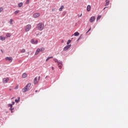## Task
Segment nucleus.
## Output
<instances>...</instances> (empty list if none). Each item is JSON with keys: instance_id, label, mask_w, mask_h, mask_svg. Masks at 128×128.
I'll return each instance as SVG.
<instances>
[{"instance_id": "obj_17", "label": "nucleus", "mask_w": 128, "mask_h": 128, "mask_svg": "<svg viewBox=\"0 0 128 128\" xmlns=\"http://www.w3.org/2000/svg\"><path fill=\"white\" fill-rule=\"evenodd\" d=\"M64 6H62L60 8H59V12H62V10H64Z\"/></svg>"}, {"instance_id": "obj_19", "label": "nucleus", "mask_w": 128, "mask_h": 128, "mask_svg": "<svg viewBox=\"0 0 128 128\" xmlns=\"http://www.w3.org/2000/svg\"><path fill=\"white\" fill-rule=\"evenodd\" d=\"M74 36H80V33H78V32H76L74 34Z\"/></svg>"}, {"instance_id": "obj_24", "label": "nucleus", "mask_w": 128, "mask_h": 128, "mask_svg": "<svg viewBox=\"0 0 128 128\" xmlns=\"http://www.w3.org/2000/svg\"><path fill=\"white\" fill-rule=\"evenodd\" d=\"M20 97L18 98V99H16L15 100V102H20Z\"/></svg>"}, {"instance_id": "obj_21", "label": "nucleus", "mask_w": 128, "mask_h": 128, "mask_svg": "<svg viewBox=\"0 0 128 128\" xmlns=\"http://www.w3.org/2000/svg\"><path fill=\"white\" fill-rule=\"evenodd\" d=\"M12 35H10V33H7L6 34V36H7V38H10Z\"/></svg>"}, {"instance_id": "obj_31", "label": "nucleus", "mask_w": 128, "mask_h": 128, "mask_svg": "<svg viewBox=\"0 0 128 128\" xmlns=\"http://www.w3.org/2000/svg\"><path fill=\"white\" fill-rule=\"evenodd\" d=\"M4 9L2 8H0V12H2V10Z\"/></svg>"}, {"instance_id": "obj_37", "label": "nucleus", "mask_w": 128, "mask_h": 128, "mask_svg": "<svg viewBox=\"0 0 128 128\" xmlns=\"http://www.w3.org/2000/svg\"><path fill=\"white\" fill-rule=\"evenodd\" d=\"M40 80V76H38V80Z\"/></svg>"}, {"instance_id": "obj_4", "label": "nucleus", "mask_w": 128, "mask_h": 128, "mask_svg": "<svg viewBox=\"0 0 128 128\" xmlns=\"http://www.w3.org/2000/svg\"><path fill=\"white\" fill-rule=\"evenodd\" d=\"M40 16V13H35L33 14V16H34V18H39V16Z\"/></svg>"}, {"instance_id": "obj_16", "label": "nucleus", "mask_w": 128, "mask_h": 128, "mask_svg": "<svg viewBox=\"0 0 128 128\" xmlns=\"http://www.w3.org/2000/svg\"><path fill=\"white\" fill-rule=\"evenodd\" d=\"M110 4V0H106V4H105V6H108Z\"/></svg>"}, {"instance_id": "obj_2", "label": "nucleus", "mask_w": 128, "mask_h": 128, "mask_svg": "<svg viewBox=\"0 0 128 128\" xmlns=\"http://www.w3.org/2000/svg\"><path fill=\"white\" fill-rule=\"evenodd\" d=\"M32 84L30 83H28L22 90V92H28L30 90V88Z\"/></svg>"}, {"instance_id": "obj_27", "label": "nucleus", "mask_w": 128, "mask_h": 128, "mask_svg": "<svg viewBox=\"0 0 128 128\" xmlns=\"http://www.w3.org/2000/svg\"><path fill=\"white\" fill-rule=\"evenodd\" d=\"M20 12V10H18L14 12L15 14H18V13Z\"/></svg>"}, {"instance_id": "obj_32", "label": "nucleus", "mask_w": 128, "mask_h": 128, "mask_svg": "<svg viewBox=\"0 0 128 128\" xmlns=\"http://www.w3.org/2000/svg\"><path fill=\"white\" fill-rule=\"evenodd\" d=\"M55 62H58V61L56 59H54Z\"/></svg>"}, {"instance_id": "obj_30", "label": "nucleus", "mask_w": 128, "mask_h": 128, "mask_svg": "<svg viewBox=\"0 0 128 128\" xmlns=\"http://www.w3.org/2000/svg\"><path fill=\"white\" fill-rule=\"evenodd\" d=\"M30 0H27L26 2V4H30Z\"/></svg>"}, {"instance_id": "obj_26", "label": "nucleus", "mask_w": 128, "mask_h": 128, "mask_svg": "<svg viewBox=\"0 0 128 128\" xmlns=\"http://www.w3.org/2000/svg\"><path fill=\"white\" fill-rule=\"evenodd\" d=\"M12 22H13L12 19H10V24H12Z\"/></svg>"}, {"instance_id": "obj_39", "label": "nucleus", "mask_w": 128, "mask_h": 128, "mask_svg": "<svg viewBox=\"0 0 128 128\" xmlns=\"http://www.w3.org/2000/svg\"><path fill=\"white\" fill-rule=\"evenodd\" d=\"M92 30V28H90L88 30V32H90V30Z\"/></svg>"}, {"instance_id": "obj_34", "label": "nucleus", "mask_w": 128, "mask_h": 128, "mask_svg": "<svg viewBox=\"0 0 128 128\" xmlns=\"http://www.w3.org/2000/svg\"><path fill=\"white\" fill-rule=\"evenodd\" d=\"M82 16V14L80 15L78 14V18H80Z\"/></svg>"}, {"instance_id": "obj_47", "label": "nucleus", "mask_w": 128, "mask_h": 128, "mask_svg": "<svg viewBox=\"0 0 128 128\" xmlns=\"http://www.w3.org/2000/svg\"><path fill=\"white\" fill-rule=\"evenodd\" d=\"M1 52H2V50H1Z\"/></svg>"}, {"instance_id": "obj_36", "label": "nucleus", "mask_w": 128, "mask_h": 128, "mask_svg": "<svg viewBox=\"0 0 128 128\" xmlns=\"http://www.w3.org/2000/svg\"><path fill=\"white\" fill-rule=\"evenodd\" d=\"M54 10H56V9L54 8L52 9V12H54Z\"/></svg>"}, {"instance_id": "obj_11", "label": "nucleus", "mask_w": 128, "mask_h": 128, "mask_svg": "<svg viewBox=\"0 0 128 128\" xmlns=\"http://www.w3.org/2000/svg\"><path fill=\"white\" fill-rule=\"evenodd\" d=\"M62 62H58V68H62Z\"/></svg>"}, {"instance_id": "obj_22", "label": "nucleus", "mask_w": 128, "mask_h": 128, "mask_svg": "<svg viewBox=\"0 0 128 128\" xmlns=\"http://www.w3.org/2000/svg\"><path fill=\"white\" fill-rule=\"evenodd\" d=\"M24 52H26V50L25 49H22V50L20 51L21 54H24Z\"/></svg>"}, {"instance_id": "obj_46", "label": "nucleus", "mask_w": 128, "mask_h": 128, "mask_svg": "<svg viewBox=\"0 0 128 128\" xmlns=\"http://www.w3.org/2000/svg\"><path fill=\"white\" fill-rule=\"evenodd\" d=\"M62 42H64V40H63L62 41Z\"/></svg>"}, {"instance_id": "obj_42", "label": "nucleus", "mask_w": 128, "mask_h": 128, "mask_svg": "<svg viewBox=\"0 0 128 128\" xmlns=\"http://www.w3.org/2000/svg\"><path fill=\"white\" fill-rule=\"evenodd\" d=\"M90 31H88H88L86 32V34H88V32Z\"/></svg>"}, {"instance_id": "obj_12", "label": "nucleus", "mask_w": 128, "mask_h": 128, "mask_svg": "<svg viewBox=\"0 0 128 128\" xmlns=\"http://www.w3.org/2000/svg\"><path fill=\"white\" fill-rule=\"evenodd\" d=\"M27 76H28V74H26V73H24L22 74V78H26Z\"/></svg>"}, {"instance_id": "obj_41", "label": "nucleus", "mask_w": 128, "mask_h": 128, "mask_svg": "<svg viewBox=\"0 0 128 128\" xmlns=\"http://www.w3.org/2000/svg\"><path fill=\"white\" fill-rule=\"evenodd\" d=\"M106 7H105L104 10H106Z\"/></svg>"}, {"instance_id": "obj_23", "label": "nucleus", "mask_w": 128, "mask_h": 128, "mask_svg": "<svg viewBox=\"0 0 128 128\" xmlns=\"http://www.w3.org/2000/svg\"><path fill=\"white\" fill-rule=\"evenodd\" d=\"M100 18H102V16L99 15V16L97 17L96 20H100Z\"/></svg>"}, {"instance_id": "obj_43", "label": "nucleus", "mask_w": 128, "mask_h": 128, "mask_svg": "<svg viewBox=\"0 0 128 128\" xmlns=\"http://www.w3.org/2000/svg\"><path fill=\"white\" fill-rule=\"evenodd\" d=\"M90 31H88H88L86 32V34H88V32Z\"/></svg>"}, {"instance_id": "obj_6", "label": "nucleus", "mask_w": 128, "mask_h": 128, "mask_svg": "<svg viewBox=\"0 0 128 128\" xmlns=\"http://www.w3.org/2000/svg\"><path fill=\"white\" fill-rule=\"evenodd\" d=\"M10 78H3L2 82L4 84H6L8 82Z\"/></svg>"}, {"instance_id": "obj_44", "label": "nucleus", "mask_w": 128, "mask_h": 128, "mask_svg": "<svg viewBox=\"0 0 128 128\" xmlns=\"http://www.w3.org/2000/svg\"><path fill=\"white\" fill-rule=\"evenodd\" d=\"M90 31H88H88L86 32V34H88V32Z\"/></svg>"}, {"instance_id": "obj_5", "label": "nucleus", "mask_w": 128, "mask_h": 128, "mask_svg": "<svg viewBox=\"0 0 128 128\" xmlns=\"http://www.w3.org/2000/svg\"><path fill=\"white\" fill-rule=\"evenodd\" d=\"M70 46H72V44H69V45L66 46L64 48V51L68 50V48H70Z\"/></svg>"}, {"instance_id": "obj_45", "label": "nucleus", "mask_w": 128, "mask_h": 128, "mask_svg": "<svg viewBox=\"0 0 128 128\" xmlns=\"http://www.w3.org/2000/svg\"><path fill=\"white\" fill-rule=\"evenodd\" d=\"M35 92H38V90H36Z\"/></svg>"}, {"instance_id": "obj_33", "label": "nucleus", "mask_w": 128, "mask_h": 128, "mask_svg": "<svg viewBox=\"0 0 128 128\" xmlns=\"http://www.w3.org/2000/svg\"><path fill=\"white\" fill-rule=\"evenodd\" d=\"M18 85H17L16 88H15V90H18Z\"/></svg>"}, {"instance_id": "obj_14", "label": "nucleus", "mask_w": 128, "mask_h": 128, "mask_svg": "<svg viewBox=\"0 0 128 128\" xmlns=\"http://www.w3.org/2000/svg\"><path fill=\"white\" fill-rule=\"evenodd\" d=\"M8 106H9L10 108V110H11V112H12V104H8Z\"/></svg>"}, {"instance_id": "obj_35", "label": "nucleus", "mask_w": 128, "mask_h": 128, "mask_svg": "<svg viewBox=\"0 0 128 128\" xmlns=\"http://www.w3.org/2000/svg\"><path fill=\"white\" fill-rule=\"evenodd\" d=\"M38 40H36L35 42V44H38Z\"/></svg>"}, {"instance_id": "obj_18", "label": "nucleus", "mask_w": 128, "mask_h": 128, "mask_svg": "<svg viewBox=\"0 0 128 128\" xmlns=\"http://www.w3.org/2000/svg\"><path fill=\"white\" fill-rule=\"evenodd\" d=\"M22 2H20L18 4V8H22Z\"/></svg>"}, {"instance_id": "obj_8", "label": "nucleus", "mask_w": 128, "mask_h": 128, "mask_svg": "<svg viewBox=\"0 0 128 128\" xmlns=\"http://www.w3.org/2000/svg\"><path fill=\"white\" fill-rule=\"evenodd\" d=\"M6 60H8L9 62H12V57H6Z\"/></svg>"}, {"instance_id": "obj_9", "label": "nucleus", "mask_w": 128, "mask_h": 128, "mask_svg": "<svg viewBox=\"0 0 128 128\" xmlns=\"http://www.w3.org/2000/svg\"><path fill=\"white\" fill-rule=\"evenodd\" d=\"M34 84H38V78L36 77L34 80Z\"/></svg>"}, {"instance_id": "obj_15", "label": "nucleus", "mask_w": 128, "mask_h": 128, "mask_svg": "<svg viewBox=\"0 0 128 128\" xmlns=\"http://www.w3.org/2000/svg\"><path fill=\"white\" fill-rule=\"evenodd\" d=\"M0 40H6V38L0 36Z\"/></svg>"}, {"instance_id": "obj_25", "label": "nucleus", "mask_w": 128, "mask_h": 128, "mask_svg": "<svg viewBox=\"0 0 128 128\" xmlns=\"http://www.w3.org/2000/svg\"><path fill=\"white\" fill-rule=\"evenodd\" d=\"M54 58V57L50 56V57L48 58L46 60V62H48V60L50 58Z\"/></svg>"}, {"instance_id": "obj_3", "label": "nucleus", "mask_w": 128, "mask_h": 128, "mask_svg": "<svg viewBox=\"0 0 128 128\" xmlns=\"http://www.w3.org/2000/svg\"><path fill=\"white\" fill-rule=\"evenodd\" d=\"M30 28H32V26H30V24H28L27 26H26L25 30L26 32H30Z\"/></svg>"}, {"instance_id": "obj_29", "label": "nucleus", "mask_w": 128, "mask_h": 128, "mask_svg": "<svg viewBox=\"0 0 128 128\" xmlns=\"http://www.w3.org/2000/svg\"><path fill=\"white\" fill-rule=\"evenodd\" d=\"M72 42V40H68V42H67V44H70V42Z\"/></svg>"}, {"instance_id": "obj_20", "label": "nucleus", "mask_w": 128, "mask_h": 128, "mask_svg": "<svg viewBox=\"0 0 128 128\" xmlns=\"http://www.w3.org/2000/svg\"><path fill=\"white\" fill-rule=\"evenodd\" d=\"M30 42L32 44H36V42H34V39H32L31 40H30Z\"/></svg>"}, {"instance_id": "obj_28", "label": "nucleus", "mask_w": 128, "mask_h": 128, "mask_svg": "<svg viewBox=\"0 0 128 128\" xmlns=\"http://www.w3.org/2000/svg\"><path fill=\"white\" fill-rule=\"evenodd\" d=\"M44 48H42L40 49V52H44Z\"/></svg>"}, {"instance_id": "obj_40", "label": "nucleus", "mask_w": 128, "mask_h": 128, "mask_svg": "<svg viewBox=\"0 0 128 128\" xmlns=\"http://www.w3.org/2000/svg\"><path fill=\"white\" fill-rule=\"evenodd\" d=\"M52 70H54V67H52Z\"/></svg>"}, {"instance_id": "obj_13", "label": "nucleus", "mask_w": 128, "mask_h": 128, "mask_svg": "<svg viewBox=\"0 0 128 128\" xmlns=\"http://www.w3.org/2000/svg\"><path fill=\"white\" fill-rule=\"evenodd\" d=\"M40 48H38L36 50V52H35V54H40Z\"/></svg>"}, {"instance_id": "obj_1", "label": "nucleus", "mask_w": 128, "mask_h": 128, "mask_svg": "<svg viewBox=\"0 0 128 128\" xmlns=\"http://www.w3.org/2000/svg\"><path fill=\"white\" fill-rule=\"evenodd\" d=\"M44 24L40 22L37 24L36 28L38 30L42 31L44 30Z\"/></svg>"}, {"instance_id": "obj_7", "label": "nucleus", "mask_w": 128, "mask_h": 128, "mask_svg": "<svg viewBox=\"0 0 128 128\" xmlns=\"http://www.w3.org/2000/svg\"><path fill=\"white\" fill-rule=\"evenodd\" d=\"M95 20H96V17L93 16L90 18V22H94Z\"/></svg>"}, {"instance_id": "obj_38", "label": "nucleus", "mask_w": 128, "mask_h": 128, "mask_svg": "<svg viewBox=\"0 0 128 128\" xmlns=\"http://www.w3.org/2000/svg\"><path fill=\"white\" fill-rule=\"evenodd\" d=\"M12 104H14V102H12Z\"/></svg>"}, {"instance_id": "obj_10", "label": "nucleus", "mask_w": 128, "mask_h": 128, "mask_svg": "<svg viewBox=\"0 0 128 128\" xmlns=\"http://www.w3.org/2000/svg\"><path fill=\"white\" fill-rule=\"evenodd\" d=\"M91 8H92V7L88 5L87 6L86 10L88 12H90Z\"/></svg>"}]
</instances>
